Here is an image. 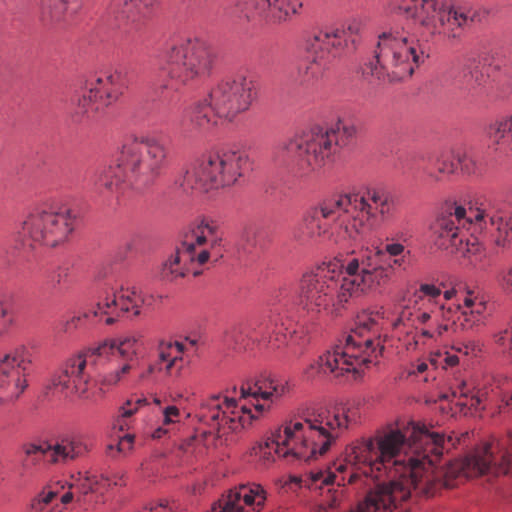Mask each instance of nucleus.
I'll use <instances>...</instances> for the list:
<instances>
[{"mask_svg": "<svg viewBox=\"0 0 512 512\" xmlns=\"http://www.w3.org/2000/svg\"><path fill=\"white\" fill-rule=\"evenodd\" d=\"M184 368V356L174 355L173 359H169L157 366V370L163 372L167 377L179 379L182 376Z\"/></svg>", "mask_w": 512, "mask_h": 512, "instance_id": "nucleus-38", "label": "nucleus"}, {"mask_svg": "<svg viewBox=\"0 0 512 512\" xmlns=\"http://www.w3.org/2000/svg\"><path fill=\"white\" fill-rule=\"evenodd\" d=\"M467 292H472V293L476 294L477 296L481 297L486 302V300L484 299L483 296H481L479 293H477L473 290H470V289L460 291V292L456 291L455 289L447 290L444 293L441 292L439 301L441 304L445 305L446 307H448V306L455 307L458 305H463L464 303H463L462 297H463V294H465Z\"/></svg>", "mask_w": 512, "mask_h": 512, "instance_id": "nucleus-39", "label": "nucleus"}, {"mask_svg": "<svg viewBox=\"0 0 512 512\" xmlns=\"http://www.w3.org/2000/svg\"><path fill=\"white\" fill-rule=\"evenodd\" d=\"M12 322L8 306L0 302V335L8 328Z\"/></svg>", "mask_w": 512, "mask_h": 512, "instance_id": "nucleus-49", "label": "nucleus"}, {"mask_svg": "<svg viewBox=\"0 0 512 512\" xmlns=\"http://www.w3.org/2000/svg\"><path fill=\"white\" fill-rule=\"evenodd\" d=\"M441 289L433 284H421L414 300L404 305L394 321L396 330L413 334L414 346L437 339L448 329L447 322L458 323L462 330H478L488 319L487 302L472 292L463 294V305L441 304Z\"/></svg>", "mask_w": 512, "mask_h": 512, "instance_id": "nucleus-3", "label": "nucleus"}, {"mask_svg": "<svg viewBox=\"0 0 512 512\" xmlns=\"http://www.w3.org/2000/svg\"><path fill=\"white\" fill-rule=\"evenodd\" d=\"M474 17L468 19L465 13L458 12L453 6L445 3L439 5L438 0H419L417 5L416 24L427 30H437L448 24V29L453 31L473 22Z\"/></svg>", "mask_w": 512, "mask_h": 512, "instance_id": "nucleus-24", "label": "nucleus"}, {"mask_svg": "<svg viewBox=\"0 0 512 512\" xmlns=\"http://www.w3.org/2000/svg\"><path fill=\"white\" fill-rule=\"evenodd\" d=\"M251 169L252 162L245 152L211 153L192 163L175 183L185 193H204L235 184Z\"/></svg>", "mask_w": 512, "mask_h": 512, "instance_id": "nucleus-10", "label": "nucleus"}, {"mask_svg": "<svg viewBox=\"0 0 512 512\" xmlns=\"http://www.w3.org/2000/svg\"><path fill=\"white\" fill-rule=\"evenodd\" d=\"M394 210V197L375 187L333 195L306 212L293 236L298 241L335 236L336 240L358 242L380 227Z\"/></svg>", "mask_w": 512, "mask_h": 512, "instance_id": "nucleus-1", "label": "nucleus"}, {"mask_svg": "<svg viewBox=\"0 0 512 512\" xmlns=\"http://www.w3.org/2000/svg\"><path fill=\"white\" fill-rule=\"evenodd\" d=\"M88 315L86 313L74 315L71 317L66 323H65V330L69 331L71 329L77 328L78 324L85 318H87Z\"/></svg>", "mask_w": 512, "mask_h": 512, "instance_id": "nucleus-56", "label": "nucleus"}, {"mask_svg": "<svg viewBox=\"0 0 512 512\" xmlns=\"http://www.w3.org/2000/svg\"><path fill=\"white\" fill-rule=\"evenodd\" d=\"M367 29L366 22L360 18H352L341 27H335L330 32H360Z\"/></svg>", "mask_w": 512, "mask_h": 512, "instance_id": "nucleus-45", "label": "nucleus"}, {"mask_svg": "<svg viewBox=\"0 0 512 512\" xmlns=\"http://www.w3.org/2000/svg\"><path fill=\"white\" fill-rule=\"evenodd\" d=\"M127 87L126 74L120 70L106 71L90 81L78 101L82 113L98 112L115 102Z\"/></svg>", "mask_w": 512, "mask_h": 512, "instance_id": "nucleus-22", "label": "nucleus"}, {"mask_svg": "<svg viewBox=\"0 0 512 512\" xmlns=\"http://www.w3.org/2000/svg\"><path fill=\"white\" fill-rule=\"evenodd\" d=\"M75 498L78 502L81 501L80 496H78L74 490L69 489V491L60 496L59 504L64 508L65 505L71 503Z\"/></svg>", "mask_w": 512, "mask_h": 512, "instance_id": "nucleus-54", "label": "nucleus"}, {"mask_svg": "<svg viewBox=\"0 0 512 512\" xmlns=\"http://www.w3.org/2000/svg\"><path fill=\"white\" fill-rule=\"evenodd\" d=\"M75 498L78 502L81 501L80 496H78L74 490L69 489V491L60 496L59 504L64 508L65 505L71 503Z\"/></svg>", "mask_w": 512, "mask_h": 512, "instance_id": "nucleus-55", "label": "nucleus"}, {"mask_svg": "<svg viewBox=\"0 0 512 512\" xmlns=\"http://www.w3.org/2000/svg\"><path fill=\"white\" fill-rule=\"evenodd\" d=\"M23 449L33 464H37L41 457L50 458L52 462L74 460L88 451L83 440L75 436L61 437L53 444H26Z\"/></svg>", "mask_w": 512, "mask_h": 512, "instance_id": "nucleus-26", "label": "nucleus"}, {"mask_svg": "<svg viewBox=\"0 0 512 512\" xmlns=\"http://www.w3.org/2000/svg\"><path fill=\"white\" fill-rule=\"evenodd\" d=\"M452 351L456 352V354L460 356L461 360L463 358L477 356L481 352V345L475 340H469L453 345Z\"/></svg>", "mask_w": 512, "mask_h": 512, "instance_id": "nucleus-40", "label": "nucleus"}, {"mask_svg": "<svg viewBox=\"0 0 512 512\" xmlns=\"http://www.w3.org/2000/svg\"><path fill=\"white\" fill-rule=\"evenodd\" d=\"M152 300V296L144 295L136 287L124 288L122 283L107 279L101 286V294L93 314L108 315L105 322L111 325L119 316H140L141 306L151 305Z\"/></svg>", "mask_w": 512, "mask_h": 512, "instance_id": "nucleus-19", "label": "nucleus"}, {"mask_svg": "<svg viewBox=\"0 0 512 512\" xmlns=\"http://www.w3.org/2000/svg\"><path fill=\"white\" fill-rule=\"evenodd\" d=\"M377 314L363 313L357 317L355 328L331 350L321 355L305 370L308 379L317 374H332L346 380L360 379L365 369L378 362L384 346L379 336Z\"/></svg>", "mask_w": 512, "mask_h": 512, "instance_id": "nucleus-6", "label": "nucleus"}, {"mask_svg": "<svg viewBox=\"0 0 512 512\" xmlns=\"http://www.w3.org/2000/svg\"><path fill=\"white\" fill-rule=\"evenodd\" d=\"M356 275L346 273V263H324L302 275L298 286V304L304 310L316 313L341 307L349 298L368 293L357 284Z\"/></svg>", "mask_w": 512, "mask_h": 512, "instance_id": "nucleus-9", "label": "nucleus"}, {"mask_svg": "<svg viewBox=\"0 0 512 512\" xmlns=\"http://www.w3.org/2000/svg\"><path fill=\"white\" fill-rule=\"evenodd\" d=\"M451 76L460 87L472 90L486 82L489 72L485 71L481 60L467 58L453 66Z\"/></svg>", "mask_w": 512, "mask_h": 512, "instance_id": "nucleus-30", "label": "nucleus"}, {"mask_svg": "<svg viewBox=\"0 0 512 512\" xmlns=\"http://www.w3.org/2000/svg\"><path fill=\"white\" fill-rule=\"evenodd\" d=\"M279 0H237L231 9V16L242 28L245 23L251 26L246 29H255L265 22L282 21L285 13L278 6Z\"/></svg>", "mask_w": 512, "mask_h": 512, "instance_id": "nucleus-25", "label": "nucleus"}, {"mask_svg": "<svg viewBox=\"0 0 512 512\" xmlns=\"http://www.w3.org/2000/svg\"><path fill=\"white\" fill-rule=\"evenodd\" d=\"M356 410H313L301 419L286 422L265 442L252 448V455L267 465L274 454L302 461L315 460L325 455L340 435L355 421Z\"/></svg>", "mask_w": 512, "mask_h": 512, "instance_id": "nucleus-2", "label": "nucleus"}, {"mask_svg": "<svg viewBox=\"0 0 512 512\" xmlns=\"http://www.w3.org/2000/svg\"><path fill=\"white\" fill-rule=\"evenodd\" d=\"M30 347L19 345L0 354V403L17 400L27 389L33 371Z\"/></svg>", "mask_w": 512, "mask_h": 512, "instance_id": "nucleus-20", "label": "nucleus"}, {"mask_svg": "<svg viewBox=\"0 0 512 512\" xmlns=\"http://www.w3.org/2000/svg\"><path fill=\"white\" fill-rule=\"evenodd\" d=\"M215 51L201 37L189 38L185 44L171 46L160 65L161 74L177 84L188 85L208 78L214 66Z\"/></svg>", "mask_w": 512, "mask_h": 512, "instance_id": "nucleus-16", "label": "nucleus"}, {"mask_svg": "<svg viewBox=\"0 0 512 512\" xmlns=\"http://www.w3.org/2000/svg\"><path fill=\"white\" fill-rule=\"evenodd\" d=\"M138 512H169V511H168L167 507L159 505V506H153V507H145Z\"/></svg>", "mask_w": 512, "mask_h": 512, "instance_id": "nucleus-59", "label": "nucleus"}, {"mask_svg": "<svg viewBox=\"0 0 512 512\" xmlns=\"http://www.w3.org/2000/svg\"><path fill=\"white\" fill-rule=\"evenodd\" d=\"M428 58L426 45L398 34H379L375 60L366 63L363 75L380 82H399L410 78Z\"/></svg>", "mask_w": 512, "mask_h": 512, "instance_id": "nucleus-11", "label": "nucleus"}, {"mask_svg": "<svg viewBox=\"0 0 512 512\" xmlns=\"http://www.w3.org/2000/svg\"><path fill=\"white\" fill-rule=\"evenodd\" d=\"M138 334H126L107 338L96 346L65 361L52 378V386L65 396L76 395L90 398L91 380L86 371L88 363L97 364L108 360L115 367L105 373L100 380L102 386L112 387L124 381L138 363L140 347Z\"/></svg>", "mask_w": 512, "mask_h": 512, "instance_id": "nucleus-4", "label": "nucleus"}, {"mask_svg": "<svg viewBox=\"0 0 512 512\" xmlns=\"http://www.w3.org/2000/svg\"><path fill=\"white\" fill-rule=\"evenodd\" d=\"M428 176H429L431 179L435 180V181H439V180H440L439 175H438V174H436V173H432V172H430V173L428 174Z\"/></svg>", "mask_w": 512, "mask_h": 512, "instance_id": "nucleus-63", "label": "nucleus"}, {"mask_svg": "<svg viewBox=\"0 0 512 512\" xmlns=\"http://www.w3.org/2000/svg\"><path fill=\"white\" fill-rule=\"evenodd\" d=\"M511 384V381L506 377L497 375L491 378L489 387H485L483 391L474 392L465 382H461L455 388H452V402L464 413L478 411L484 408L482 402L490 394L496 397L504 396L510 390Z\"/></svg>", "mask_w": 512, "mask_h": 512, "instance_id": "nucleus-28", "label": "nucleus"}, {"mask_svg": "<svg viewBox=\"0 0 512 512\" xmlns=\"http://www.w3.org/2000/svg\"><path fill=\"white\" fill-rule=\"evenodd\" d=\"M134 443V436L131 434H127L121 437L118 442L114 444H109L107 446V454L111 457H116V454H126L129 452Z\"/></svg>", "mask_w": 512, "mask_h": 512, "instance_id": "nucleus-41", "label": "nucleus"}, {"mask_svg": "<svg viewBox=\"0 0 512 512\" xmlns=\"http://www.w3.org/2000/svg\"><path fill=\"white\" fill-rule=\"evenodd\" d=\"M419 0H401L391 2L387 6V13L401 16L416 24L417 5Z\"/></svg>", "mask_w": 512, "mask_h": 512, "instance_id": "nucleus-36", "label": "nucleus"}, {"mask_svg": "<svg viewBox=\"0 0 512 512\" xmlns=\"http://www.w3.org/2000/svg\"><path fill=\"white\" fill-rule=\"evenodd\" d=\"M254 82L243 75L219 82L209 93L213 111L218 117L232 122L246 112L253 101Z\"/></svg>", "mask_w": 512, "mask_h": 512, "instance_id": "nucleus-21", "label": "nucleus"}, {"mask_svg": "<svg viewBox=\"0 0 512 512\" xmlns=\"http://www.w3.org/2000/svg\"><path fill=\"white\" fill-rule=\"evenodd\" d=\"M155 370H157V364L156 365H150L147 368V371L141 375L142 378L147 377L148 375L152 374Z\"/></svg>", "mask_w": 512, "mask_h": 512, "instance_id": "nucleus-62", "label": "nucleus"}, {"mask_svg": "<svg viewBox=\"0 0 512 512\" xmlns=\"http://www.w3.org/2000/svg\"><path fill=\"white\" fill-rule=\"evenodd\" d=\"M439 353L440 352L432 355L431 358H430L431 365H433L435 367L438 366V365H442L443 364V359L438 356Z\"/></svg>", "mask_w": 512, "mask_h": 512, "instance_id": "nucleus-60", "label": "nucleus"}, {"mask_svg": "<svg viewBox=\"0 0 512 512\" xmlns=\"http://www.w3.org/2000/svg\"><path fill=\"white\" fill-rule=\"evenodd\" d=\"M169 148L155 136H135L123 144L115 165L101 167L95 185L109 193L140 191L150 186L168 166Z\"/></svg>", "mask_w": 512, "mask_h": 512, "instance_id": "nucleus-5", "label": "nucleus"}, {"mask_svg": "<svg viewBox=\"0 0 512 512\" xmlns=\"http://www.w3.org/2000/svg\"><path fill=\"white\" fill-rule=\"evenodd\" d=\"M160 74L161 70L159 68L155 78L152 81V89L155 91V93H162L165 90L173 87L174 89H177L179 84L171 81L166 75L161 77Z\"/></svg>", "mask_w": 512, "mask_h": 512, "instance_id": "nucleus-44", "label": "nucleus"}, {"mask_svg": "<svg viewBox=\"0 0 512 512\" xmlns=\"http://www.w3.org/2000/svg\"><path fill=\"white\" fill-rule=\"evenodd\" d=\"M158 0H111L109 15L102 17L100 29L124 32L140 30L149 18Z\"/></svg>", "mask_w": 512, "mask_h": 512, "instance_id": "nucleus-23", "label": "nucleus"}, {"mask_svg": "<svg viewBox=\"0 0 512 512\" xmlns=\"http://www.w3.org/2000/svg\"><path fill=\"white\" fill-rule=\"evenodd\" d=\"M428 370V364L426 362H417L412 365L411 370L409 371V375H418L426 372Z\"/></svg>", "mask_w": 512, "mask_h": 512, "instance_id": "nucleus-57", "label": "nucleus"}, {"mask_svg": "<svg viewBox=\"0 0 512 512\" xmlns=\"http://www.w3.org/2000/svg\"><path fill=\"white\" fill-rule=\"evenodd\" d=\"M256 234L254 232H246L243 236V250L246 253H251L253 248L257 245Z\"/></svg>", "mask_w": 512, "mask_h": 512, "instance_id": "nucleus-52", "label": "nucleus"}, {"mask_svg": "<svg viewBox=\"0 0 512 512\" xmlns=\"http://www.w3.org/2000/svg\"><path fill=\"white\" fill-rule=\"evenodd\" d=\"M186 341H187L191 346H196V345H197V340H195V339L186 338Z\"/></svg>", "mask_w": 512, "mask_h": 512, "instance_id": "nucleus-64", "label": "nucleus"}, {"mask_svg": "<svg viewBox=\"0 0 512 512\" xmlns=\"http://www.w3.org/2000/svg\"><path fill=\"white\" fill-rule=\"evenodd\" d=\"M487 134L497 143L506 135H510L508 148L509 153L512 155V113L504 115L492 122L487 128Z\"/></svg>", "mask_w": 512, "mask_h": 512, "instance_id": "nucleus-35", "label": "nucleus"}, {"mask_svg": "<svg viewBox=\"0 0 512 512\" xmlns=\"http://www.w3.org/2000/svg\"><path fill=\"white\" fill-rule=\"evenodd\" d=\"M458 150L444 151L440 153L435 162L434 167L438 174L452 175L458 172Z\"/></svg>", "mask_w": 512, "mask_h": 512, "instance_id": "nucleus-37", "label": "nucleus"}, {"mask_svg": "<svg viewBox=\"0 0 512 512\" xmlns=\"http://www.w3.org/2000/svg\"><path fill=\"white\" fill-rule=\"evenodd\" d=\"M60 490L57 486L44 487L31 500L32 512H63V507L54 501L59 497Z\"/></svg>", "mask_w": 512, "mask_h": 512, "instance_id": "nucleus-32", "label": "nucleus"}, {"mask_svg": "<svg viewBox=\"0 0 512 512\" xmlns=\"http://www.w3.org/2000/svg\"><path fill=\"white\" fill-rule=\"evenodd\" d=\"M266 500V490L260 484L249 483L231 490L209 512H260Z\"/></svg>", "mask_w": 512, "mask_h": 512, "instance_id": "nucleus-27", "label": "nucleus"}, {"mask_svg": "<svg viewBox=\"0 0 512 512\" xmlns=\"http://www.w3.org/2000/svg\"><path fill=\"white\" fill-rule=\"evenodd\" d=\"M174 353H173V344L172 342L165 343L161 342L159 344L158 348V361L157 366L161 365L162 363L169 361V359H173Z\"/></svg>", "mask_w": 512, "mask_h": 512, "instance_id": "nucleus-46", "label": "nucleus"}, {"mask_svg": "<svg viewBox=\"0 0 512 512\" xmlns=\"http://www.w3.org/2000/svg\"><path fill=\"white\" fill-rule=\"evenodd\" d=\"M278 6L282 7L283 13L285 16L282 20H285L288 16L289 12L296 13L297 8L302 6V3L299 0H287V3H284V0H279Z\"/></svg>", "mask_w": 512, "mask_h": 512, "instance_id": "nucleus-51", "label": "nucleus"}, {"mask_svg": "<svg viewBox=\"0 0 512 512\" xmlns=\"http://www.w3.org/2000/svg\"><path fill=\"white\" fill-rule=\"evenodd\" d=\"M438 356L443 359V367H453L460 363V356L454 351L439 353Z\"/></svg>", "mask_w": 512, "mask_h": 512, "instance_id": "nucleus-50", "label": "nucleus"}, {"mask_svg": "<svg viewBox=\"0 0 512 512\" xmlns=\"http://www.w3.org/2000/svg\"><path fill=\"white\" fill-rule=\"evenodd\" d=\"M504 64V60L496 57L485 58L483 61L484 67L488 70L500 71Z\"/></svg>", "mask_w": 512, "mask_h": 512, "instance_id": "nucleus-53", "label": "nucleus"}, {"mask_svg": "<svg viewBox=\"0 0 512 512\" xmlns=\"http://www.w3.org/2000/svg\"><path fill=\"white\" fill-rule=\"evenodd\" d=\"M287 333L296 331L291 329V323L284 322L280 314L270 316L268 320L253 323L248 326H233L223 335V344L226 348L236 352L253 349L255 346L271 344L272 348H279L288 343Z\"/></svg>", "mask_w": 512, "mask_h": 512, "instance_id": "nucleus-18", "label": "nucleus"}, {"mask_svg": "<svg viewBox=\"0 0 512 512\" xmlns=\"http://www.w3.org/2000/svg\"><path fill=\"white\" fill-rule=\"evenodd\" d=\"M144 404H146V399L144 398L127 400L119 409V417L121 419H127L131 417L137 412L138 408Z\"/></svg>", "mask_w": 512, "mask_h": 512, "instance_id": "nucleus-43", "label": "nucleus"}, {"mask_svg": "<svg viewBox=\"0 0 512 512\" xmlns=\"http://www.w3.org/2000/svg\"><path fill=\"white\" fill-rule=\"evenodd\" d=\"M288 391L286 382L275 378H262L253 385L242 386L239 401L223 395H214L201 406L199 418L215 430L219 437L250 426L270 405L260 399L273 402Z\"/></svg>", "mask_w": 512, "mask_h": 512, "instance_id": "nucleus-7", "label": "nucleus"}, {"mask_svg": "<svg viewBox=\"0 0 512 512\" xmlns=\"http://www.w3.org/2000/svg\"><path fill=\"white\" fill-rule=\"evenodd\" d=\"M223 235L218 223L212 219L203 218L195 221L184 232L175 252L162 264L161 278L173 282L192 273L200 275V271L192 268L197 262L202 265L210 258V249L221 245Z\"/></svg>", "mask_w": 512, "mask_h": 512, "instance_id": "nucleus-12", "label": "nucleus"}, {"mask_svg": "<svg viewBox=\"0 0 512 512\" xmlns=\"http://www.w3.org/2000/svg\"><path fill=\"white\" fill-rule=\"evenodd\" d=\"M82 6L81 0H40V20L45 26L53 27L68 15L78 13Z\"/></svg>", "mask_w": 512, "mask_h": 512, "instance_id": "nucleus-31", "label": "nucleus"}, {"mask_svg": "<svg viewBox=\"0 0 512 512\" xmlns=\"http://www.w3.org/2000/svg\"><path fill=\"white\" fill-rule=\"evenodd\" d=\"M499 283L503 291L512 296V265L501 272Z\"/></svg>", "mask_w": 512, "mask_h": 512, "instance_id": "nucleus-47", "label": "nucleus"}, {"mask_svg": "<svg viewBox=\"0 0 512 512\" xmlns=\"http://www.w3.org/2000/svg\"><path fill=\"white\" fill-rule=\"evenodd\" d=\"M173 344V350H176V353L174 355H181L183 356L184 352L187 350L185 344L183 342L176 341Z\"/></svg>", "mask_w": 512, "mask_h": 512, "instance_id": "nucleus-58", "label": "nucleus"}, {"mask_svg": "<svg viewBox=\"0 0 512 512\" xmlns=\"http://www.w3.org/2000/svg\"><path fill=\"white\" fill-rule=\"evenodd\" d=\"M166 430L162 427H158L153 433H152V437L153 438H161L164 434H166Z\"/></svg>", "mask_w": 512, "mask_h": 512, "instance_id": "nucleus-61", "label": "nucleus"}, {"mask_svg": "<svg viewBox=\"0 0 512 512\" xmlns=\"http://www.w3.org/2000/svg\"><path fill=\"white\" fill-rule=\"evenodd\" d=\"M356 48L351 34H313L305 43L306 56L301 58L290 73L293 84L303 93L314 91L332 58Z\"/></svg>", "mask_w": 512, "mask_h": 512, "instance_id": "nucleus-13", "label": "nucleus"}, {"mask_svg": "<svg viewBox=\"0 0 512 512\" xmlns=\"http://www.w3.org/2000/svg\"><path fill=\"white\" fill-rule=\"evenodd\" d=\"M211 106V101L199 100L191 104L185 111L182 126L190 134H205L214 129L218 120Z\"/></svg>", "mask_w": 512, "mask_h": 512, "instance_id": "nucleus-29", "label": "nucleus"}, {"mask_svg": "<svg viewBox=\"0 0 512 512\" xmlns=\"http://www.w3.org/2000/svg\"><path fill=\"white\" fill-rule=\"evenodd\" d=\"M112 485L110 479L106 477H98L96 475L86 476L80 483H72L69 485V489L76 492L80 498L91 492H100L108 489Z\"/></svg>", "mask_w": 512, "mask_h": 512, "instance_id": "nucleus-34", "label": "nucleus"}, {"mask_svg": "<svg viewBox=\"0 0 512 512\" xmlns=\"http://www.w3.org/2000/svg\"><path fill=\"white\" fill-rule=\"evenodd\" d=\"M76 214L66 206L43 205L32 210L18 236L24 246L56 248L65 244L75 229Z\"/></svg>", "mask_w": 512, "mask_h": 512, "instance_id": "nucleus-15", "label": "nucleus"}, {"mask_svg": "<svg viewBox=\"0 0 512 512\" xmlns=\"http://www.w3.org/2000/svg\"><path fill=\"white\" fill-rule=\"evenodd\" d=\"M472 223L487 228L496 246L508 248L512 244V209L486 214L457 203L447 205L430 225L431 239L439 248L458 250L463 244L462 230Z\"/></svg>", "mask_w": 512, "mask_h": 512, "instance_id": "nucleus-8", "label": "nucleus"}, {"mask_svg": "<svg viewBox=\"0 0 512 512\" xmlns=\"http://www.w3.org/2000/svg\"><path fill=\"white\" fill-rule=\"evenodd\" d=\"M69 276V267L67 265H59L47 272L48 282L55 288L65 283Z\"/></svg>", "mask_w": 512, "mask_h": 512, "instance_id": "nucleus-42", "label": "nucleus"}, {"mask_svg": "<svg viewBox=\"0 0 512 512\" xmlns=\"http://www.w3.org/2000/svg\"><path fill=\"white\" fill-rule=\"evenodd\" d=\"M405 251L401 243H388L383 249H365L353 253L346 259V273H356V281L367 292L381 291L392 276L394 266H400L402 259H392Z\"/></svg>", "mask_w": 512, "mask_h": 512, "instance_id": "nucleus-17", "label": "nucleus"}, {"mask_svg": "<svg viewBox=\"0 0 512 512\" xmlns=\"http://www.w3.org/2000/svg\"><path fill=\"white\" fill-rule=\"evenodd\" d=\"M458 171L468 177H480L484 172V164L480 158L472 152L458 150Z\"/></svg>", "mask_w": 512, "mask_h": 512, "instance_id": "nucleus-33", "label": "nucleus"}, {"mask_svg": "<svg viewBox=\"0 0 512 512\" xmlns=\"http://www.w3.org/2000/svg\"><path fill=\"white\" fill-rule=\"evenodd\" d=\"M337 151L336 132L312 129L296 134L283 143L274 156L279 164H285L280 153L286 152L293 161V172L299 178L318 175L333 161Z\"/></svg>", "mask_w": 512, "mask_h": 512, "instance_id": "nucleus-14", "label": "nucleus"}, {"mask_svg": "<svg viewBox=\"0 0 512 512\" xmlns=\"http://www.w3.org/2000/svg\"><path fill=\"white\" fill-rule=\"evenodd\" d=\"M163 424L168 425L179 421L180 411L176 406H168L163 410Z\"/></svg>", "mask_w": 512, "mask_h": 512, "instance_id": "nucleus-48", "label": "nucleus"}]
</instances>
